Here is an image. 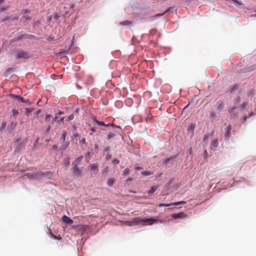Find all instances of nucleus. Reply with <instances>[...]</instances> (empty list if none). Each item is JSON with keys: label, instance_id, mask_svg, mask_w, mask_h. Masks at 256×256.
<instances>
[{"label": "nucleus", "instance_id": "f257e3e1", "mask_svg": "<svg viewBox=\"0 0 256 256\" xmlns=\"http://www.w3.org/2000/svg\"><path fill=\"white\" fill-rule=\"evenodd\" d=\"M89 126H93L92 128L96 127H108L112 126L114 127V125L112 122L106 123L102 120H100V118L98 119L96 116H92L89 119Z\"/></svg>", "mask_w": 256, "mask_h": 256}, {"label": "nucleus", "instance_id": "f03ea898", "mask_svg": "<svg viewBox=\"0 0 256 256\" xmlns=\"http://www.w3.org/2000/svg\"><path fill=\"white\" fill-rule=\"evenodd\" d=\"M18 20V16L16 14L12 15L10 16H6L4 18H0V22H6V24L9 26L15 25L14 22Z\"/></svg>", "mask_w": 256, "mask_h": 256}, {"label": "nucleus", "instance_id": "7ed1b4c3", "mask_svg": "<svg viewBox=\"0 0 256 256\" xmlns=\"http://www.w3.org/2000/svg\"><path fill=\"white\" fill-rule=\"evenodd\" d=\"M30 11L28 10H22V16L20 18V22L23 23L24 24L26 25L32 20V17L29 16Z\"/></svg>", "mask_w": 256, "mask_h": 256}, {"label": "nucleus", "instance_id": "20e7f679", "mask_svg": "<svg viewBox=\"0 0 256 256\" xmlns=\"http://www.w3.org/2000/svg\"><path fill=\"white\" fill-rule=\"evenodd\" d=\"M16 58L26 60L31 57V54L27 51L22 50H18L15 54Z\"/></svg>", "mask_w": 256, "mask_h": 256}, {"label": "nucleus", "instance_id": "39448f33", "mask_svg": "<svg viewBox=\"0 0 256 256\" xmlns=\"http://www.w3.org/2000/svg\"><path fill=\"white\" fill-rule=\"evenodd\" d=\"M52 173L50 172H38L32 174V178L36 179H38L42 176H46L50 178L52 176Z\"/></svg>", "mask_w": 256, "mask_h": 256}, {"label": "nucleus", "instance_id": "423d86ee", "mask_svg": "<svg viewBox=\"0 0 256 256\" xmlns=\"http://www.w3.org/2000/svg\"><path fill=\"white\" fill-rule=\"evenodd\" d=\"M159 221V219L154 218H144V222H143V225L144 226H146V225H152L154 223H156L158 222Z\"/></svg>", "mask_w": 256, "mask_h": 256}, {"label": "nucleus", "instance_id": "0eeeda50", "mask_svg": "<svg viewBox=\"0 0 256 256\" xmlns=\"http://www.w3.org/2000/svg\"><path fill=\"white\" fill-rule=\"evenodd\" d=\"M88 168L91 172L92 176L97 174L98 172V163H94L90 165Z\"/></svg>", "mask_w": 256, "mask_h": 256}, {"label": "nucleus", "instance_id": "6e6552de", "mask_svg": "<svg viewBox=\"0 0 256 256\" xmlns=\"http://www.w3.org/2000/svg\"><path fill=\"white\" fill-rule=\"evenodd\" d=\"M74 116L73 114L70 115L68 117L65 118V117H62L60 118V120H58V124L61 123H64V122H68L70 120H72L74 118Z\"/></svg>", "mask_w": 256, "mask_h": 256}, {"label": "nucleus", "instance_id": "1a4fd4ad", "mask_svg": "<svg viewBox=\"0 0 256 256\" xmlns=\"http://www.w3.org/2000/svg\"><path fill=\"white\" fill-rule=\"evenodd\" d=\"M72 171L73 174L74 176H82V171L80 170L78 166L76 165H74L72 168Z\"/></svg>", "mask_w": 256, "mask_h": 256}, {"label": "nucleus", "instance_id": "9d476101", "mask_svg": "<svg viewBox=\"0 0 256 256\" xmlns=\"http://www.w3.org/2000/svg\"><path fill=\"white\" fill-rule=\"evenodd\" d=\"M172 217L174 219L182 218L186 217V214L183 212H180L178 214H173Z\"/></svg>", "mask_w": 256, "mask_h": 256}, {"label": "nucleus", "instance_id": "9b49d317", "mask_svg": "<svg viewBox=\"0 0 256 256\" xmlns=\"http://www.w3.org/2000/svg\"><path fill=\"white\" fill-rule=\"evenodd\" d=\"M186 204L185 202L181 201V202H179L171 203V204H160L159 205V206L160 207H162V206H178V205H179V204Z\"/></svg>", "mask_w": 256, "mask_h": 256}, {"label": "nucleus", "instance_id": "f8f14e48", "mask_svg": "<svg viewBox=\"0 0 256 256\" xmlns=\"http://www.w3.org/2000/svg\"><path fill=\"white\" fill-rule=\"evenodd\" d=\"M62 220L67 224H73V220H72L70 218L67 216H64L62 218Z\"/></svg>", "mask_w": 256, "mask_h": 256}, {"label": "nucleus", "instance_id": "ddd939ff", "mask_svg": "<svg viewBox=\"0 0 256 256\" xmlns=\"http://www.w3.org/2000/svg\"><path fill=\"white\" fill-rule=\"evenodd\" d=\"M176 8H175L174 7H171V8H168V9H167L163 13H162V14H157L155 16V17L156 18H158V17H160V16H162L164 13L168 12H176Z\"/></svg>", "mask_w": 256, "mask_h": 256}, {"label": "nucleus", "instance_id": "4468645a", "mask_svg": "<svg viewBox=\"0 0 256 256\" xmlns=\"http://www.w3.org/2000/svg\"><path fill=\"white\" fill-rule=\"evenodd\" d=\"M10 96L18 102H26V100L22 97L20 96L10 94Z\"/></svg>", "mask_w": 256, "mask_h": 256}, {"label": "nucleus", "instance_id": "2eb2a0df", "mask_svg": "<svg viewBox=\"0 0 256 256\" xmlns=\"http://www.w3.org/2000/svg\"><path fill=\"white\" fill-rule=\"evenodd\" d=\"M237 108L234 106L230 111L229 113L230 116L232 118L236 117L238 114V111L236 110Z\"/></svg>", "mask_w": 256, "mask_h": 256}, {"label": "nucleus", "instance_id": "dca6fc26", "mask_svg": "<svg viewBox=\"0 0 256 256\" xmlns=\"http://www.w3.org/2000/svg\"><path fill=\"white\" fill-rule=\"evenodd\" d=\"M218 140L215 138L210 143V148L212 150H215L218 146Z\"/></svg>", "mask_w": 256, "mask_h": 256}, {"label": "nucleus", "instance_id": "f3484780", "mask_svg": "<svg viewBox=\"0 0 256 256\" xmlns=\"http://www.w3.org/2000/svg\"><path fill=\"white\" fill-rule=\"evenodd\" d=\"M45 120L48 124H51L54 122V118L52 115L48 114L46 116Z\"/></svg>", "mask_w": 256, "mask_h": 256}, {"label": "nucleus", "instance_id": "a211bd4d", "mask_svg": "<svg viewBox=\"0 0 256 256\" xmlns=\"http://www.w3.org/2000/svg\"><path fill=\"white\" fill-rule=\"evenodd\" d=\"M158 186H152L150 189L148 190V193L149 196H152L153 194L156 192V190H157Z\"/></svg>", "mask_w": 256, "mask_h": 256}, {"label": "nucleus", "instance_id": "6ab92c4d", "mask_svg": "<svg viewBox=\"0 0 256 256\" xmlns=\"http://www.w3.org/2000/svg\"><path fill=\"white\" fill-rule=\"evenodd\" d=\"M82 158H83V156H82L78 158L74 162L72 163V164L73 165H76V166H78L81 163Z\"/></svg>", "mask_w": 256, "mask_h": 256}, {"label": "nucleus", "instance_id": "aec40b11", "mask_svg": "<svg viewBox=\"0 0 256 256\" xmlns=\"http://www.w3.org/2000/svg\"><path fill=\"white\" fill-rule=\"evenodd\" d=\"M116 182L114 178H109L107 180V184L109 186H112Z\"/></svg>", "mask_w": 256, "mask_h": 256}, {"label": "nucleus", "instance_id": "412c9836", "mask_svg": "<svg viewBox=\"0 0 256 256\" xmlns=\"http://www.w3.org/2000/svg\"><path fill=\"white\" fill-rule=\"evenodd\" d=\"M211 118L213 120H216L218 119V116L214 112H210Z\"/></svg>", "mask_w": 256, "mask_h": 256}, {"label": "nucleus", "instance_id": "4be33fe9", "mask_svg": "<svg viewBox=\"0 0 256 256\" xmlns=\"http://www.w3.org/2000/svg\"><path fill=\"white\" fill-rule=\"evenodd\" d=\"M134 220L138 224H143L144 218L138 217V218H135Z\"/></svg>", "mask_w": 256, "mask_h": 256}, {"label": "nucleus", "instance_id": "5701e85b", "mask_svg": "<svg viewBox=\"0 0 256 256\" xmlns=\"http://www.w3.org/2000/svg\"><path fill=\"white\" fill-rule=\"evenodd\" d=\"M120 24L124 26H132V22L130 20H126L120 22Z\"/></svg>", "mask_w": 256, "mask_h": 256}, {"label": "nucleus", "instance_id": "b1692460", "mask_svg": "<svg viewBox=\"0 0 256 256\" xmlns=\"http://www.w3.org/2000/svg\"><path fill=\"white\" fill-rule=\"evenodd\" d=\"M63 164L66 166H68L70 164V157H67L65 158L63 160Z\"/></svg>", "mask_w": 256, "mask_h": 256}, {"label": "nucleus", "instance_id": "393cba45", "mask_svg": "<svg viewBox=\"0 0 256 256\" xmlns=\"http://www.w3.org/2000/svg\"><path fill=\"white\" fill-rule=\"evenodd\" d=\"M240 96H238L234 100V106L236 108H238V104H240Z\"/></svg>", "mask_w": 256, "mask_h": 256}, {"label": "nucleus", "instance_id": "a878e982", "mask_svg": "<svg viewBox=\"0 0 256 256\" xmlns=\"http://www.w3.org/2000/svg\"><path fill=\"white\" fill-rule=\"evenodd\" d=\"M23 148V146L22 144L20 143L15 149V152H20Z\"/></svg>", "mask_w": 256, "mask_h": 256}, {"label": "nucleus", "instance_id": "bb28decb", "mask_svg": "<svg viewBox=\"0 0 256 256\" xmlns=\"http://www.w3.org/2000/svg\"><path fill=\"white\" fill-rule=\"evenodd\" d=\"M23 37H24V38H26V39L34 38H35V36H34L29 34H24Z\"/></svg>", "mask_w": 256, "mask_h": 256}, {"label": "nucleus", "instance_id": "cd10ccee", "mask_svg": "<svg viewBox=\"0 0 256 256\" xmlns=\"http://www.w3.org/2000/svg\"><path fill=\"white\" fill-rule=\"evenodd\" d=\"M142 174L143 176H150L151 174H153V172L150 171H144L142 172Z\"/></svg>", "mask_w": 256, "mask_h": 256}, {"label": "nucleus", "instance_id": "c85d7f7f", "mask_svg": "<svg viewBox=\"0 0 256 256\" xmlns=\"http://www.w3.org/2000/svg\"><path fill=\"white\" fill-rule=\"evenodd\" d=\"M254 112H250L248 113V116H254ZM248 118V116H246V115H245V116H243V120H246L247 119V118Z\"/></svg>", "mask_w": 256, "mask_h": 256}, {"label": "nucleus", "instance_id": "c756f323", "mask_svg": "<svg viewBox=\"0 0 256 256\" xmlns=\"http://www.w3.org/2000/svg\"><path fill=\"white\" fill-rule=\"evenodd\" d=\"M130 174V170L128 168L124 169L123 171V175L128 176Z\"/></svg>", "mask_w": 256, "mask_h": 256}, {"label": "nucleus", "instance_id": "7c9ffc66", "mask_svg": "<svg viewBox=\"0 0 256 256\" xmlns=\"http://www.w3.org/2000/svg\"><path fill=\"white\" fill-rule=\"evenodd\" d=\"M34 108H28L26 110V114L28 116L32 110Z\"/></svg>", "mask_w": 256, "mask_h": 256}, {"label": "nucleus", "instance_id": "2f4dec72", "mask_svg": "<svg viewBox=\"0 0 256 256\" xmlns=\"http://www.w3.org/2000/svg\"><path fill=\"white\" fill-rule=\"evenodd\" d=\"M112 162L113 164L116 165L120 163V160L116 158H114L112 160Z\"/></svg>", "mask_w": 256, "mask_h": 256}, {"label": "nucleus", "instance_id": "473e14b6", "mask_svg": "<svg viewBox=\"0 0 256 256\" xmlns=\"http://www.w3.org/2000/svg\"><path fill=\"white\" fill-rule=\"evenodd\" d=\"M79 108H76L75 110L73 112V114L74 116H77L78 114V112H79Z\"/></svg>", "mask_w": 256, "mask_h": 256}, {"label": "nucleus", "instance_id": "72a5a7b5", "mask_svg": "<svg viewBox=\"0 0 256 256\" xmlns=\"http://www.w3.org/2000/svg\"><path fill=\"white\" fill-rule=\"evenodd\" d=\"M230 136V129H227L226 134V138H229Z\"/></svg>", "mask_w": 256, "mask_h": 256}, {"label": "nucleus", "instance_id": "f704fd0d", "mask_svg": "<svg viewBox=\"0 0 256 256\" xmlns=\"http://www.w3.org/2000/svg\"><path fill=\"white\" fill-rule=\"evenodd\" d=\"M247 104H248V103L246 102H243L242 105L240 110H243L246 107Z\"/></svg>", "mask_w": 256, "mask_h": 256}, {"label": "nucleus", "instance_id": "c9c22d12", "mask_svg": "<svg viewBox=\"0 0 256 256\" xmlns=\"http://www.w3.org/2000/svg\"><path fill=\"white\" fill-rule=\"evenodd\" d=\"M224 104L222 102H221L218 105V109L220 110H222L224 108Z\"/></svg>", "mask_w": 256, "mask_h": 256}, {"label": "nucleus", "instance_id": "e433bc0d", "mask_svg": "<svg viewBox=\"0 0 256 256\" xmlns=\"http://www.w3.org/2000/svg\"><path fill=\"white\" fill-rule=\"evenodd\" d=\"M12 114L14 116H16L18 114V111L16 110V109H14L12 110Z\"/></svg>", "mask_w": 256, "mask_h": 256}, {"label": "nucleus", "instance_id": "4c0bfd02", "mask_svg": "<svg viewBox=\"0 0 256 256\" xmlns=\"http://www.w3.org/2000/svg\"><path fill=\"white\" fill-rule=\"evenodd\" d=\"M23 36H24V34H18V36H17V39L18 40H20V39H22V38H24V37H23Z\"/></svg>", "mask_w": 256, "mask_h": 256}, {"label": "nucleus", "instance_id": "58836bf2", "mask_svg": "<svg viewBox=\"0 0 256 256\" xmlns=\"http://www.w3.org/2000/svg\"><path fill=\"white\" fill-rule=\"evenodd\" d=\"M80 144H86V140L84 138H82L80 141Z\"/></svg>", "mask_w": 256, "mask_h": 256}, {"label": "nucleus", "instance_id": "ea45409f", "mask_svg": "<svg viewBox=\"0 0 256 256\" xmlns=\"http://www.w3.org/2000/svg\"><path fill=\"white\" fill-rule=\"evenodd\" d=\"M60 116H58V114H56V115H55V117L54 118V121H55L56 120H60Z\"/></svg>", "mask_w": 256, "mask_h": 256}, {"label": "nucleus", "instance_id": "a19ab883", "mask_svg": "<svg viewBox=\"0 0 256 256\" xmlns=\"http://www.w3.org/2000/svg\"><path fill=\"white\" fill-rule=\"evenodd\" d=\"M134 168L136 170H140L142 169V168L140 166H136Z\"/></svg>", "mask_w": 256, "mask_h": 256}, {"label": "nucleus", "instance_id": "79ce46f5", "mask_svg": "<svg viewBox=\"0 0 256 256\" xmlns=\"http://www.w3.org/2000/svg\"><path fill=\"white\" fill-rule=\"evenodd\" d=\"M108 167H106L105 168H104L102 170V173L104 174V172H106L108 171Z\"/></svg>", "mask_w": 256, "mask_h": 256}, {"label": "nucleus", "instance_id": "37998d69", "mask_svg": "<svg viewBox=\"0 0 256 256\" xmlns=\"http://www.w3.org/2000/svg\"><path fill=\"white\" fill-rule=\"evenodd\" d=\"M66 136V133L64 132H63L62 136V138L63 140L64 141V140H65Z\"/></svg>", "mask_w": 256, "mask_h": 256}, {"label": "nucleus", "instance_id": "c03bdc74", "mask_svg": "<svg viewBox=\"0 0 256 256\" xmlns=\"http://www.w3.org/2000/svg\"><path fill=\"white\" fill-rule=\"evenodd\" d=\"M59 17H60V15L58 13L54 14V18H55L56 19L58 18Z\"/></svg>", "mask_w": 256, "mask_h": 256}, {"label": "nucleus", "instance_id": "a18cd8bd", "mask_svg": "<svg viewBox=\"0 0 256 256\" xmlns=\"http://www.w3.org/2000/svg\"><path fill=\"white\" fill-rule=\"evenodd\" d=\"M61 13H62V14L63 16H66V14H67V12H64V11H63L62 10H61Z\"/></svg>", "mask_w": 256, "mask_h": 256}, {"label": "nucleus", "instance_id": "49530a36", "mask_svg": "<svg viewBox=\"0 0 256 256\" xmlns=\"http://www.w3.org/2000/svg\"><path fill=\"white\" fill-rule=\"evenodd\" d=\"M114 136V134H112V133H110L108 135V138H110L112 137H113Z\"/></svg>", "mask_w": 256, "mask_h": 256}, {"label": "nucleus", "instance_id": "de8ad7c7", "mask_svg": "<svg viewBox=\"0 0 256 256\" xmlns=\"http://www.w3.org/2000/svg\"><path fill=\"white\" fill-rule=\"evenodd\" d=\"M195 128V124L192 123L190 125L188 128Z\"/></svg>", "mask_w": 256, "mask_h": 256}, {"label": "nucleus", "instance_id": "09e8293b", "mask_svg": "<svg viewBox=\"0 0 256 256\" xmlns=\"http://www.w3.org/2000/svg\"><path fill=\"white\" fill-rule=\"evenodd\" d=\"M76 86L78 89V90L82 89V87L78 84H76Z\"/></svg>", "mask_w": 256, "mask_h": 256}, {"label": "nucleus", "instance_id": "8fccbe9b", "mask_svg": "<svg viewBox=\"0 0 256 256\" xmlns=\"http://www.w3.org/2000/svg\"><path fill=\"white\" fill-rule=\"evenodd\" d=\"M64 114V112H62V111H59V112H58V114L59 115H60V114Z\"/></svg>", "mask_w": 256, "mask_h": 256}, {"label": "nucleus", "instance_id": "3c124183", "mask_svg": "<svg viewBox=\"0 0 256 256\" xmlns=\"http://www.w3.org/2000/svg\"><path fill=\"white\" fill-rule=\"evenodd\" d=\"M16 123H14V124L12 123V127L14 128V127H16Z\"/></svg>", "mask_w": 256, "mask_h": 256}, {"label": "nucleus", "instance_id": "603ef678", "mask_svg": "<svg viewBox=\"0 0 256 256\" xmlns=\"http://www.w3.org/2000/svg\"><path fill=\"white\" fill-rule=\"evenodd\" d=\"M172 157H170V158H167L166 160L167 161H170L172 160Z\"/></svg>", "mask_w": 256, "mask_h": 256}, {"label": "nucleus", "instance_id": "864d4df0", "mask_svg": "<svg viewBox=\"0 0 256 256\" xmlns=\"http://www.w3.org/2000/svg\"><path fill=\"white\" fill-rule=\"evenodd\" d=\"M4 0H0V5L4 2Z\"/></svg>", "mask_w": 256, "mask_h": 256}, {"label": "nucleus", "instance_id": "5fc2aeb1", "mask_svg": "<svg viewBox=\"0 0 256 256\" xmlns=\"http://www.w3.org/2000/svg\"><path fill=\"white\" fill-rule=\"evenodd\" d=\"M6 10V8H2V9H1V12H3V11L5 10Z\"/></svg>", "mask_w": 256, "mask_h": 256}, {"label": "nucleus", "instance_id": "6e6d98bb", "mask_svg": "<svg viewBox=\"0 0 256 256\" xmlns=\"http://www.w3.org/2000/svg\"><path fill=\"white\" fill-rule=\"evenodd\" d=\"M52 148H57V146L56 145H54L52 146Z\"/></svg>", "mask_w": 256, "mask_h": 256}, {"label": "nucleus", "instance_id": "4d7b16f0", "mask_svg": "<svg viewBox=\"0 0 256 256\" xmlns=\"http://www.w3.org/2000/svg\"><path fill=\"white\" fill-rule=\"evenodd\" d=\"M94 147L97 149L98 148V145L97 144H95Z\"/></svg>", "mask_w": 256, "mask_h": 256}, {"label": "nucleus", "instance_id": "13d9d810", "mask_svg": "<svg viewBox=\"0 0 256 256\" xmlns=\"http://www.w3.org/2000/svg\"><path fill=\"white\" fill-rule=\"evenodd\" d=\"M26 103H28V104H30V100H26Z\"/></svg>", "mask_w": 256, "mask_h": 256}, {"label": "nucleus", "instance_id": "bf43d9fd", "mask_svg": "<svg viewBox=\"0 0 256 256\" xmlns=\"http://www.w3.org/2000/svg\"><path fill=\"white\" fill-rule=\"evenodd\" d=\"M208 138V136L206 135H204V139H206V138Z\"/></svg>", "mask_w": 256, "mask_h": 256}, {"label": "nucleus", "instance_id": "052dcab7", "mask_svg": "<svg viewBox=\"0 0 256 256\" xmlns=\"http://www.w3.org/2000/svg\"><path fill=\"white\" fill-rule=\"evenodd\" d=\"M116 128H121L120 127V126H116Z\"/></svg>", "mask_w": 256, "mask_h": 256}, {"label": "nucleus", "instance_id": "680f3d73", "mask_svg": "<svg viewBox=\"0 0 256 256\" xmlns=\"http://www.w3.org/2000/svg\"><path fill=\"white\" fill-rule=\"evenodd\" d=\"M227 128H230V126L228 125V126Z\"/></svg>", "mask_w": 256, "mask_h": 256}, {"label": "nucleus", "instance_id": "e2e57ef3", "mask_svg": "<svg viewBox=\"0 0 256 256\" xmlns=\"http://www.w3.org/2000/svg\"><path fill=\"white\" fill-rule=\"evenodd\" d=\"M2 126H6V124H4V122H2Z\"/></svg>", "mask_w": 256, "mask_h": 256}, {"label": "nucleus", "instance_id": "0e129e2a", "mask_svg": "<svg viewBox=\"0 0 256 256\" xmlns=\"http://www.w3.org/2000/svg\"><path fill=\"white\" fill-rule=\"evenodd\" d=\"M92 132H95V129L92 128Z\"/></svg>", "mask_w": 256, "mask_h": 256}, {"label": "nucleus", "instance_id": "69168bd1", "mask_svg": "<svg viewBox=\"0 0 256 256\" xmlns=\"http://www.w3.org/2000/svg\"><path fill=\"white\" fill-rule=\"evenodd\" d=\"M128 180H132V178H128Z\"/></svg>", "mask_w": 256, "mask_h": 256}, {"label": "nucleus", "instance_id": "338daca9", "mask_svg": "<svg viewBox=\"0 0 256 256\" xmlns=\"http://www.w3.org/2000/svg\"><path fill=\"white\" fill-rule=\"evenodd\" d=\"M65 148H66V147H64V148H62V150H64Z\"/></svg>", "mask_w": 256, "mask_h": 256}, {"label": "nucleus", "instance_id": "774afa93", "mask_svg": "<svg viewBox=\"0 0 256 256\" xmlns=\"http://www.w3.org/2000/svg\"><path fill=\"white\" fill-rule=\"evenodd\" d=\"M50 126H48V128H50Z\"/></svg>", "mask_w": 256, "mask_h": 256}]
</instances>
